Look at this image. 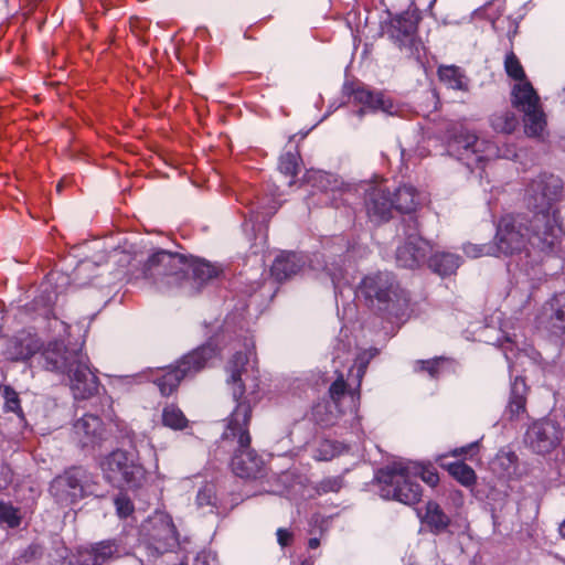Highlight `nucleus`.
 <instances>
[{
	"mask_svg": "<svg viewBox=\"0 0 565 565\" xmlns=\"http://www.w3.org/2000/svg\"><path fill=\"white\" fill-rule=\"evenodd\" d=\"M277 542L281 547L290 546L294 542V533L286 527H279L276 532Z\"/></svg>",
	"mask_w": 565,
	"mask_h": 565,
	"instance_id": "obj_48",
	"label": "nucleus"
},
{
	"mask_svg": "<svg viewBox=\"0 0 565 565\" xmlns=\"http://www.w3.org/2000/svg\"><path fill=\"white\" fill-rule=\"evenodd\" d=\"M179 565L189 564L188 562H182ZM193 565H216V555L209 550H202L196 554Z\"/></svg>",
	"mask_w": 565,
	"mask_h": 565,
	"instance_id": "obj_47",
	"label": "nucleus"
},
{
	"mask_svg": "<svg viewBox=\"0 0 565 565\" xmlns=\"http://www.w3.org/2000/svg\"><path fill=\"white\" fill-rule=\"evenodd\" d=\"M434 246L422 236H409L403 245L397 248L396 259L401 267L415 269L424 264L428 265L429 256Z\"/></svg>",
	"mask_w": 565,
	"mask_h": 565,
	"instance_id": "obj_18",
	"label": "nucleus"
},
{
	"mask_svg": "<svg viewBox=\"0 0 565 565\" xmlns=\"http://www.w3.org/2000/svg\"><path fill=\"white\" fill-rule=\"evenodd\" d=\"M186 258L179 254L164 249L152 253L141 266L143 278L154 281L166 278L181 280L186 274Z\"/></svg>",
	"mask_w": 565,
	"mask_h": 565,
	"instance_id": "obj_10",
	"label": "nucleus"
},
{
	"mask_svg": "<svg viewBox=\"0 0 565 565\" xmlns=\"http://www.w3.org/2000/svg\"><path fill=\"white\" fill-rule=\"evenodd\" d=\"M116 513L120 519H127L135 513V504L126 491H120L114 498Z\"/></svg>",
	"mask_w": 565,
	"mask_h": 565,
	"instance_id": "obj_41",
	"label": "nucleus"
},
{
	"mask_svg": "<svg viewBox=\"0 0 565 565\" xmlns=\"http://www.w3.org/2000/svg\"><path fill=\"white\" fill-rule=\"evenodd\" d=\"M564 184L552 173H540L524 186L522 205L532 221L563 241L565 235L558 203L563 199Z\"/></svg>",
	"mask_w": 565,
	"mask_h": 565,
	"instance_id": "obj_3",
	"label": "nucleus"
},
{
	"mask_svg": "<svg viewBox=\"0 0 565 565\" xmlns=\"http://www.w3.org/2000/svg\"><path fill=\"white\" fill-rule=\"evenodd\" d=\"M74 429L83 447L100 443L106 430L100 417L93 414H85L75 423Z\"/></svg>",
	"mask_w": 565,
	"mask_h": 565,
	"instance_id": "obj_23",
	"label": "nucleus"
},
{
	"mask_svg": "<svg viewBox=\"0 0 565 565\" xmlns=\"http://www.w3.org/2000/svg\"><path fill=\"white\" fill-rule=\"evenodd\" d=\"M530 387L523 376H515L511 384L507 411L511 419L519 418L526 413L527 394Z\"/></svg>",
	"mask_w": 565,
	"mask_h": 565,
	"instance_id": "obj_24",
	"label": "nucleus"
},
{
	"mask_svg": "<svg viewBox=\"0 0 565 565\" xmlns=\"http://www.w3.org/2000/svg\"><path fill=\"white\" fill-rule=\"evenodd\" d=\"M141 536L143 544L157 554L171 551L179 541L173 520L166 513L149 516L141 526Z\"/></svg>",
	"mask_w": 565,
	"mask_h": 565,
	"instance_id": "obj_9",
	"label": "nucleus"
},
{
	"mask_svg": "<svg viewBox=\"0 0 565 565\" xmlns=\"http://www.w3.org/2000/svg\"><path fill=\"white\" fill-rule=\"evenodd\" d=\"M359 291L371 305L377 301L380 308L398 313L408 308L411 298L390 273L366 275L359 284Z\"/></svg>",
	"mask_w": 565,
	"mask_h": 565,
	"instance_id": "obj_8",
	"label": "nucleus"
},
{
	"mask_svg": "<svg viewBox=\"0 0 565 565\" xmlns=\"http://www.w3.org/2000/svg\"><path fill=\"white\" fill-rule=\"evenodd\" d=\"M519 125V118L511 109L497 111L490 117V126L497 134L512 135Z\"/></svg>",
	"mask_w": 565,
	"mask_h": 565,
	"instance_id": "obj_30",
	"label": "nucleus"
},
{
	"mask_svg": "<svg viewBox=\"0 0 565 565\" xmlns=\"http://www.w3.org/2000/svg\"><path fill=\"white\" fill-rule=\"evenodd\" d=\"M439 81L448 88L468 92V79L463 71L456 65H440L437 68Z\"/></svg>",
	"mask_w": 565,
	"mask_h": 565,
	"instance_id": "obj_28",
	"label": "nucleus"
},
{
	"mask_svg": "<svg viewBox=\"0 0 565 565\" xmlns=\"http://www.w3.org/2000/svg\"><path fill=\"white\" fill-rule=\"evenodd\" d=\"M22 516L19 508L11 503L0 501V522L6 523L9 527L15 529L21 524Z\"/></svg>",
	"mask_w": 565,
	"mask_h": 565,
	"instance_id": "obj_39",
	"label": "nucleus"
},
{
	"mask_svg": "<svg viewBox=\"0 0 565 565\" xmlns=\"http://www.w3.org/2000/svg\"><path fill=\"white\" fill-rule=\"evenodd\" d=\"M161 422L164 427L172 430H184L189 427V419L175 404H168L163 407Z\"/></svg>",
	"mask_w": 565,
	"mask_h": 565,
	"instance_id": "obj_33",
	"label": "nucleus"
},
{
	"mask_svg": "<svg viewBox=\"0 0 565 565\" xmlns=\"http://www.w3.org/2000/svg\"><path fill=\"white\" fill-rule=\"evenodd\" d=\"M394 210L399 214H416L425 204L426 198L423 192L411 183L399 184L392 192Z\"/></svg>",
	"mask_w": 565,
	"mask_h": 565,
	"instance_id": "obj_22",
	"label": "nucleus"
},
{
	"mask_svg": "<svg viewBox=\"0 0 565 565\" xmlns=\"http://www.w3.org/2000/svg\"><path fill=\"white\" fill-rule=\"evenodd\" d=\"M479 137L468 129H460L451 137V146L461 156L469 158L470 150L475 147V143Z\"/></svg>",
	"mask_w": 565,
	"mask_h": 565,
	"instance_id": "obj_35",
	"label": "nucleus"
},
{
	"mask_svg": "<svg viewBox=\"0 0 565 565\" xmlns=\"http://www.w3.org/2000/svg\"><path fill=\"white\" fill-rule=\"evenodd\" d=\"M503 66L508 77L515 83L529 81L524 67L512 47L504 56Z\"/></svg>",
	"mask_w": 565,
	"mask_h": 565,
	"instance_id": "obj_36",
	"label": "nucleus"
},
{
	"mask_svg": "<svg viewBox=\"0 0 565 565\" xmlns=\"http://www.w3.org/2000/svg\"><path fill=\"white\" fill-rule=\"evenodd\" d=\"M363 206L370 222L375 225L387 223L395 211L392 191L382 185L370 186L364 192Z\"/></svg>",
	"mask_w": 565,
	"mask_h": 565,
	"instance_id": "obj_13",
	"label": "nucleus"
},
{
	"mask_svg": "<svg viewBox=\"0 0 565 565\" xmlns=\"http://www.w3.org/2000/svg\"><path fill=\"white\" fill-rule=\"evenodd\" d=\"M353 388H349V385L343 376L342 373H339L337 379L331 383L329 387V396L331 401L339 406L341 404V401L343 396L348 393L350 395V392Z\"/></svg>",
	"mask_w": 565,
	"mask_h": 565,
	"instance_id": "obj_42",
	"label": "nucleus"
},
{
	"mask_svg": "<svg viewBox=\"0 0 565 565\" xmlns=\"http://www.w3.org/2000/svg\"><path fill=\"white\" fill-rule=\"evenodd\" d=\"M460 265V257L449 252H434L429 256L428 267L440 276H450Z\"/></svg>",
	"mask_w": 565,
	"mask_h": 565,
	"instance_id": "obj_26",
	"label": "nucleus"
},
{
	"mask_svg": "<svg viewBox=\"0 0 565 565\" xmlns=\"http://www.w3.org/2000/svg\"><path fill=\"white\" fill-rule=\"evenodd\" d=\"M301 157L298 151L284 153L279 158L278 169L285 175L294 179L300 170Z\"/></svg>",
	"mask_w": 565,
	"mask_h": 565,
	"instance_id": "obj_37",
	"label": "nucleus"
},
{
	"mask_svg": "<svg viewBox=\"0 0 565 565\" xmlns=\"http://www.w3.org/2000/svg\"><path fill=\"white\" fill-rule=\"evenodd\" d=\"M2 396L4 398V412L14 413L19 417H24V413L21 407V399L18 392L12 386L6 385L2 391Z\"/></svg>",
	"mask_w": 565,
	"mask_h": 565,
	"instance_id": "obj_38",
	"label": "nucleus"
},
{
	"mask_svg": "<svg viewBox=\"0 0 565 565\" xmlns=\"http://www.w3.org/2000/svg\"><path fill=\"white\" fill-rule=\"evenodd\" d=\"M253 416L248 412L230 414L225 419V427L221 440L235 443L236 447L231 460L232 471L242 479H256L264 466L262 457L252 448L249 426Z\"/></svg>",
	"mask_w": 565,
	"mask_h": 565,
	"instance_id": "obj_5",
	"label": "nucleus"
},
{
	"mask_svg": "<svg viewBox=\"0 0 565 565\" xmlns=\"http://www.w3.org/2000/svg\"><path fill=\"white\" fill-rule=\"evenodd\" d=\"M562 242L532 221L529 213L508 212L495 223L491 254L515 258L526 267H534L555 255Z\"/></svg>",
	"mask_w": 565,
	"mask_h": 565,
	"instance_id": "obj_1",
	"label": "nucleus"
},
{
	"mask_svg": "<svg viewBox=\"0 0 565 565\" xmlns=\"http://www.w3.org/2000/svg\"><path fill=\"white\" fill-rule=\"evenodd\" d=\"M39 353L45 370L64 374L72 371L74 363L82 359L84 350L82 344L66 345L64 340L54 339L43 344Z\"/></svg>",
	"mask_w": 565,
	"mask_h": 565,
	"instance_id": "obj_11",
	"label": "nucleus"
},
{
	"mask_svg": "<svg viewBox=\"0 0 565 565\" xmlns=\"http://www.w3.org/2000/svg\"><path fill=\"white\" fill-rule=\"evenodd\" d=\"M499 158V148L487 139H478L469 152V158L476 166L483 164Z\"/></svg>",
	"mask_w": 565,
	"mask_h": 565,
	"instance_id": "obj_32",
	"label": "nucleus"
},
{
	"mask_svg": "<svg viewBox=\"0 0 565 565\" xmlns=\"http://www.w3.org/2000/svg\"><path fill=\"white\" fill-rule=\"evenodd\" d=\"M443 358H434L429 360H420L416 362V371L427 372L431 377H437L440 372V366L444 363Z\"/></svg>",
	"mask_w": 565,
	"mask_h": 565,
	"instance_id": "obj_45",
	"label": "nucleus"
},
{
	"mask_svg": "<svg viewBox=\"0 0 565 565\" xmlns=\"http://www.w3.org/2000/svg\"><path fill=\"white\" fill-rule=\"evenodd\" d=\"M350 96L356 104L362 105L371 111L381 110L387 114H393V99L384 92L372 90L363 84H355L351 86Z\"/></svg>",
	"mask_w": 565,
	"mask_h": 565,
	"instance_id": "obj_21",
	"label": "nucleus"
},
{
	"mask_svg": "<svg viewBox=\"0 0 565 565\" xmlns=\"http://www.w3.org/2000/svg\"><path fill=\"white\" fill-rule=\"evenodd\" d=\"M301 269L299 259L295 253L282 252L270 266V275L278 282H282L298 274Z\"/></svg>",
	"mask_w": 565,
	"mask_h": 565,
	"instance_id": "obj_25",
	"label": "nucleus"
},
{
	"mask_svg": "<svg viewBox=\"0 0 565 565\" xmlns=\"http://www.w3.org/2000/svg\"><path fill=\"white\" fill-rule=\"evenodd\" d=\"M420 15L415 10H406L399 14L392 15L383 25V31L399 47L412 42L418 31Z\"/></svg>",
	"mask_w": 565,
	"mask_h": 565,
	"instance_id": "obj_17",
	"label": "nucleus"
},
{
	"mask_svg": "<svg viewBox=\"0 0 565 565\" xmlns=\"http://www.w3.org/2000/svg\"><path fill=\"white\" fill-rule=\"evenodd\" d=\"M319 545H320V540H319L318 537H311V539H309V541H308V547H309L310 550H316V548H318V547H319Z\"/></svg>",
	"mask_w": 565,
	"mask_h": 565,
	"instance_id": "obj_50",
	"label": "nucleus"
},
{
	"mask_svg": "<svg viewBox=\"0 0 565 565\" xmlns=\"http://www.w3.org/2000/svg\"><path fill=\"white\" fill-rule=\"evenodd\" d=\"M424 522L435 533L445 531L449 524V516L443 511L441 507L435 501H428L423 518Z\"/></svg>",
	"mask_w": 565,
	"mask_h": 565,
	"instance_id": "obj_31",
	"label": "nucleus"
},
{
	"mask_svg": "<svg viewBox=\"0 0 565 565\" xmlns=\"http://www.w3.org/2000/svg\"><path fill=\"white\" fill-rule=\"evenodd\" d=\"M87 478L88 472L83 467L73 466L65 469L52 482L54 495L61 500H68L71 503L83 499L86 495L84 482Z\"/></svg>",
	"mask_w": 565,
	"mask_h": 565,
	"instance_id": "obj_16",
	"label": "nucleus"
},
{
	"mask_svg": "<svg viewBox=\"0 0 565 565\" xmlns=\"http://www.w3.org/2000/svg\"><path fill=\"white\" fill-rule=\"evenodd\" d=\"M539 324L565 344V290L555 292L542 307Z\"/></svg>",
	"mask_w": 565,
	"mask_h": 565,
	"instance_id": "obj_14",
	"label": "nucleus"
},
{
	"mask_svg": "<svg viewBox=\"0 0 565 565\" xmlns=\"http://www.w3.org/2000/svg\"><path fill=\"white\" fill-rule=\"evenodd\" d=\"M338 446L334 441L323 439L319 443L316 450L315 459L318 461H328L338 455Z\"/></svg>",
	"mask_w": 565,
	"mask_h": 565,
	"instance_id": "obj_44",
	"label": "nucleus"
},
{
	"mask_svg": "<svg viewBox=\"0 0 565 565\" xmlns=\"http://www.w3.org/2000/svg\"><path fill=\"white\" fill-rule=\"evenodd\" d=\"M218 353L217 345L207 342L183 354L174 364L184 379L193 377L204 370Z\"/></svg>",
	"mask_w": 565,
	"mask_h": 565,
	"instance_id": "obj_19",
	"label": "nucleus"
},
{
	"mask_svg": "<svg viewBox=\"0 0 565 565\" xmlns=\"http://www.w3.org/2000/svg\"><path fill=\"white\" fill-rule=\"evenodd\" d=\"M510 103L515 110L522 114L525 136L543 139L547 130V115L541 97L530 79L512 85Z\"/></svg>",
	"mask_w": 565,
	"mask_h": 565,
	"instance_id": "obj_6",
	"label": "nucleus"
},
{
	"mask_svg": "<svg viewBox=\"0 0 565 565\" xmlns=\"http://www.w3.org/2000/svg\"><path fill=\"white\" fill-rule=\"evenodd\" d=\"M74 363L72 371L65 372L71 382V390L75 399H88L98 393L99 380L89 367V358L84 352L82 359Z\"/></svg>",
	"mask_w": 565,
	"mask_h": 565,
	"instance_id": "obj_15",
	"label": "nucleus"
},
{
	"mask_svg": "<svg viewBox=\"0 0 565 565\" xmlns=\"http://www.w3.org/2000/svg\"><path fill=\"white\" fill-rule=\"evenodd\" d=\"M184 380L175 364H171L162 370L154 379V384L162 396L169 397L178 391L181 382Z\"/></svg>",
	"mask_w": 565,
	"mask_h": 565,
	"instance_id": "obj_27",
	"label": "nucleus"
},
{
	"mask_svg": "<svg viewBox=\"0 0 565 565\" xmlns=\"http://www.w3.org/2000/svg\"><path fill=\"white\" fill-rule=\"evenodd\" d=\"M42 347L43 341L36 333L21 330L11 337H6L1 355L8 362H26L38 354Z\"/></svg>",
	"mask_w": 565,
	"mask_h": 565,
	"instance_id": "obj_12",
	"label": "nucleus"
},
{
	"mask_svg": "<svg viewBox=\"0 0 565 565\" xmlns=\"http://www.w3.org/2000/svg\"><path fill=\"white\" fill-rule=\"evenodd\" d=\"M373 358V354H369L366 352H363L362 354H360L356 359V364H358V371H356V376H358V383H356V386L350 392V396L353 401H356L359 402L360 401V397H361V384H362V379L366 372V369H367V365L370 363V360Z\"/></svg>",
	"mask_w": 565,
	"mask_h": 565,
	"instance_id": "obj_40",
	"label": "nucleus"
},
{
	"mask_svg": "<svg viewBox=\"0 0 565 565\" xmlns=\"http://www.w3.org/2000/svg\"><path fill=\"white\" fill-rule=\"evenodd\" d=\"M559 534L565 539V520L559 525Z\"/></svg>",
	"mask_w": 565,
	"mask_h": 565,
	"instance_id": "obj_51",
	"label": "nucleus"
},
{
	"mask_svg": "<svg viewBox=\"0 0 565 565\" xmlns=\"http://www.w3.org/2000/svg\"><path fill=\"white\" fill-rule=\"evenodd\" d=\"M226 383L231 388L235 407L230 414L248 412L253 416L254 407L262 401L260 374L253 348L235 352L225 367Z\"/></svg>",
	"mask_w": 565,
	"mask_h": 565,
	"instance_id": "obj_4",
	"label": "nucleus"
},
{
	"mask_svg": "<svg viewBox=\"0 0 565 565\" xmlns=\"http://www.w3.org/2000/svg\"><path fill=\"white\" fill-rule=\"evenodd\" d=\"M342 488V479L340 477H328L316 483L313 490L316 494L323 495L327 493H337Z\"/></svg>",
	"mask_w": 565,
	"mask_h": 565,
	"instance_id": "obj_43",
	"label": "nucleus"
},
{
	"mask_svg": "<svg viewBox=\"0 0 565 565\" xmlns=\"http://www.w3.org/2000/svg\"><path fill=\"white\" fill-rule=\"evenodd\" d=\"M42 555V547L39 544L29 545L23 552V558L26 561L38 558Z\"/></svg>",
	"mask_w": 565,
	"mask_h": 565,
	"instance_id": "obj_49",
	"label": "nucleus"
},
{
	"mask_svg": "<svg viewBox=\"0 0 565 565\" xmlns=\"http://www.w3.org/2000/svg\"><path fill=\"white\" fill-rule=\"evenodd\" d=\"M99 467L108 483L119 488L126 486L134 492L142 489L148 480V471L138 457L122 449L106 455Z\"/></svg>",
	"mask_w": 565,
	"mask_h": 565,
	"instance_id": "obj_7",
	"label": "nucleus"
},
{
	"mask_svg": "<svg viewBox=\"0 0 565 565\" xmlns=\"http://www.w3.org/2000/svg\"><path fill=\"white\" fill-rule=\"evenodd\" d=\"M118 554V544L115 540H104L97 543L81 546L76 551L77 565H105Z\"/></svg>",
	"mask_w": 565,
	"mask_h": 565,
	"instance_id": "obj_20",
	"label": "nucleus"
},
{
	"mask_svg": "<svg viewBox=\"0 0 565 565\" xmlns=\"http://www.w3.org/2000/svg\"><path fill=\"white\" fill-rule=\"evenodd\" d=\"M448 473L463 487H473L477 482L475 470L463 461L450 462L445 466Z\"/></svg>",
	"mask_w": 565,
	"mask_h": 565,
	"instance_id": "obj_34",
	"label": "nucleus"
},
{
	"mask_svg": "<svg viewBox=\"0 0 565 565\" xmlns=\"http://www.w3.org/2000/svg\"><path fill=\"white\" fill-rule=\"evenodd\" d=\"M6 337L8 335L3 333V329L0 327V340H3V344L6 343Z\"/></svg>",
	"mask_w": 565,
	"mask_h": 565,
	"instance_id": "obj_52",
	"label": "nucleus"
},
{
	"mask_svg": "<svg viewBox=\"0 0 565 565\" xmlns=\"http://www.w3.org/2000/svg\"><path fill=\"white\" fill-rule=\"evenodd\" d=\"M417 478L429 487L439 483L438 471L431 463L424 465L412 460L393 461L379 469L375 475L382 498L407 505L417 504L422 500L423 489L416 481Z\"/></svg>",
	"mask_w": 565,
	"mask_h": 565,
	"instance_id": "obj_2",
	"label": "nucleus"
},
{
	"mask_svg": "<svg viewBox=\"0 0 565 565\" xmlns=\"http://www.w3.org/2000/svg\"><path fill=\"white\" fill-rule=\"evenodd\" d=\"M186 266L191 269L192 277L200 285L210 282L223 274V269L204 259H194Z\"/></svg>",
	"mask_w": 565,
	"mask_h": 565,
	"instance_id": "obj_29",
	"label": "nucleus"
},
{
	"mask_svg": "<svg viewBox=\"0 0 565 565\" xmlns=\"http://www.w3.org/2000/svg\"><path fill=\"white\" fill-rule=\"evenodd\" d=\"M478 454H479V443L473 441L468 445L451 449L450 451H448L445 455V457L450 456V457H463V458L473 459L476 456H478Z\"/></svg>",
	"mask_w": 565,
	"mask_h": 565,
	"instance_id": "obj_46",
	"label": "nucleus"
}]
</instances>
